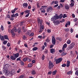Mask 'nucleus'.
<instances>
[{"label": "nucleus", "mask_w": 78, "mask_h": 78, "mask_svg": "<svg viewBox=\"0 0 78 78\" xmlns=\"http://www.w3.org/2000/svg\"><path fill=\"white\" fill-rule=\"evenodd\" d=\"M42 22H43V20H40V30L39 31V33H41L44 30V25L42 24Z\"/></svg>", "instance_id": "f257e3e1"}, {"label": "nucleus", "mask_w": 78, "mask_h": 78, "mask_svg": "<svg viewBox=\"0 0 78 78\" xmlns=\"http://www.w3.org/2000/svg\"><path fill=\"white\" fill-rule=\"evenodd\" d=\"M55 62L56 64H58L60 63L62 61V58H60L58 59H57L56 57L54 58Z\"/></svg>", "instance_id": "f03ea898"}, {"label": "nucleus", "mask_w": 78, "mask_h": 78, "mask_svg": "<svg viewBox=\"0 0 78 78\" xmlns=\"http://www.w3.org/2000/svg\"><path fill=\"white\" fill-rule=\"evenodd\" d=\"M58 19H59V16H58V15L56 14L55 16H54L51 18V21H55V20H58Z\"/></svg>", "instance_id": "7ed1b4c3"}, {"label": "nucleus", "mask_w": 78, "mask_h": 78, "mask_svg": "<svg viewBox=\"0 0 78 78\" xmlns=\"http://www.w3.org/2000/svg\"><path fill=\"white\" fill-rule=\"evenodd\" d=\"M53 9L51 6H49L48 7L47 9L46 12H51L53 11Z\"/></svg>", "instance_id": "20e7f679"}, {"label": "nucleus", "mask_w": 78, "mask_h": 78, "mask_svg": "<svg viewBox=\"0 0 78 78\" xmlns=\"http://www.w3.org/2000/svg\"><path fill=\"white\" fill-rule=\"evenodd\" d=\"M75 43L74 42L72 43L71 44H70L69 47H68V50H71V49H72V48H73V47H74V46H75Z\"/></svg>", "instance_id": "39448f33"}, {"label": "nucleus", "mask_w": 78, "mask_h": 78, "mask_svg": "<svg viewBox=\"0 0 78 78\" xmlns=\"http://www.w3.org/2000/svg\"><path fill=\"white\" fill-rule=\"evenodd\" d=\"M54 67V64L52 62L49 61V62L48 68L49 69H51V68H53Z\"/></svg>", "instance_id": "423d86ee"}, {"label": "nucleus", "mask_w": 78, "mask_h": 78, "mask_svg": "<svg viewBox=\"0 0 78 78\" xmlns=\"http://www.w3.org/2000/svg\"><path fill=\"white\" fill-rule=\"evenodd\" d=\"M52 43L53 45H55L56 44V40L55 38V37L52 36Z\"/></svg>", "instance_id": "0eeeda50"}, {"label": "nucleus", "mask_w": 78, "mask_h": 78, "mask_svg": "<svg viewBox=\"0 0 78 78\" xmlns=\"http://www.w3.org/2000/svg\"><path fill=\"white\" fill-rule=\"evenodd\" d=\"M53 23L55 25H59V24H60V22L58 20L54 21L53 22Z\"/></svg>", "instance_id": "6e6552de"}, {"label": "nucleus", "mask_w": 78, "mask_h": 78, "mask_svg": "<svg viewBox=\"0 0 78 78\" xmlns=\"http://www.w3.org/2000/svg\"><path fill=\"white\" fill-rule=\"evenodd\" d=\"M4 70H3V72L4 73H5L7 75H9V73H10V72H9V71H8V69H4Z\"/></svg>", "instance_id": "1a4fd4ad"}, {"label": "nucleus", "mask_w": 78, "mask_h": 78, "mask_svg": "<svg viewBox=\"0 0 78 78\" xmlns=\"http://www.w3.org/2000/svg\"><path fill=\"white\" fill-rule=\"evenodd\" d=\"M9 59H10V60H12V61H15L16 59V58L14 56L11 55Z\"/></svg>", "instance_id": "9d476101"}, {"label": "nucleus", "mask_w": 78, "mask_h": 78, "mask_svg": "<svg viewBox=\"0 0 78 78\" xmlns=\"http://www.w3.org/2000/svg\"><path fill=\"white\" fill-rule=\"evenodd\" d=\"M9 67V64H6L3 67L4 69H8Z\"/></svg>", "instance_id": "9b49d317"}, {"label": "nucleus", "mask_w": 78, "mask_h": 78, "mask_svg": "<svg viewBox=\"0 0 78 78\" xmlns=\"http://www.w3.org/2000/svg\"><path fill=\"white\" fill-rule=\"evenodd\" d=\"M40 10L41 11V12L42 13L43 12V13H44L46 12V11L45 10V9H43L42 8H41L40 9Z\"/></svg>", "instance_id": "f8f14e48"}, {"label": "nucleus", "mask_w": 78, "mask_h": 78, "mask_svg": "<svg viewBox=\"0 0 78 78\" xmlns=\"http://www.w3.org/2000/svg\"><path fill=\"white\" fill-rule=\"evenodd\" d=\"M11 72V75H14L16 73V71L14 69L12 70Z\"/></svg>", "instance_id": "ddd939ff"}, {"label": "nucleus", "mask_w": 78, "mask_h": 78, "mask_svg": "<svg viewBox=\"0 0 78 78\" xmlns=\"http://www.w3.org/2000/svg\"><path fill=\"white\" fill-rule=\"evenodd\" d=\"M13 56H15L16 58H18L19 56V53H17L16 54H13Z\"/></svg>", "instance_id": "4468645a"}, {"label": "nucleus", "mask_w": 78, "mask_h": 78, "mask_svg": "<svg viewBox=\"0 0 78 78\" xmlns=\"http://www.w3.org/2000/svg\"><path fill=\"white\" fill-rule=\"evenodd\" d=\"M23 8H27L28 7V4L27 3H24L23 4Z\"/></svg>", "instance_id": "2eb2a0df"}, {"label": "nucleus", "mask_w": 78, "mask_h": 78, "mask_svg": "<svg viewBox=\"0 0 78 78\" xmlns=\"http://www.w3.org/2000/svg\"><path fill=\"white\" fill-rule=\"evenodd\" d=\"M31 73L32 75H36V71H35V70H33L31 71Z\"/></svg>", "instance_id": "dca6fc26"}, {"label": "nucleus", "mask_w": 78, "mask_h": 78, "mask_svg": "<svg viewBox=\"0 0 78 78\" xmlns=\"http://www.w3.org/2000/svg\"><path fill=\"white\" fill-rule=\"evenodd\" d=\"M17 9V8H15L14 9V10H12L11 11V12L12 14H14L15 13V12H16V11Z\"/></svg>", "instance_id": "f3484780"}, {"label": "nucleus", "mask_w": 78, "mask_h": 78, "mask_svg": "<svg viewBox=\"0 0 78 78\" xmlns=\"http://www.w3.org/2000/svg\"><path fill=\"white\" fill-rule=\"evenodd\" d=\"M70 62L69 61H67V62L66 67H69L70 66Z\"/></svg>", "instance_id": "a211bd4d"}, {"label": "nucleus", "mask_w": 78, "mask_h": 78, "mask_svg": "<svg viewBox=\"0 0 78 78\" xmlns=\"http://www.w3.org/2000/svg\"><path fill=\"white\" fill-rule=\"evenodd\" d=\"M50 52L51 53H54L55 52V49L54 48H51L50 49Z\"/></svg>", "instance_id": "6ab92c4d"}, {"label": "nucleus", "mask_w": 78, "mask_h": 78, "mask_svg": "<svg viewBox=\"0 0 78 78\" xmlns=\"http://www.w3.org/2000/svg\"><path fill=\"white\" fill-rule=\"evenodd\" d=\"M31 33V31L29 30L27 31V33H26V34L27 36H30V34Z\"/></svg>", "instance_id": "aec40b11"}, {"label": "nucleus", "mask_w": 78, "mask_h": 78, "mask_svg": "<svg viewBox=\"0 0 78 78\" xmlns=\"http://www.w3.org/2000/svg\"><path fill=\"white\" fill-rule=\"evenodd\" d=\"M57 72V70H55L52 73L53 75H55Z\"/></svg>", "instance_id": "412c9836"}, {"label": "nucleus", "mask_w": 78, "mask_h": 78, "mask_svg": "<svg viewBox=\"0 0 78 78\" xmlns=\"http://www.w3.org/2000/svg\"><path fill=\"white\" fill-rule=\"evenodd\" d=\"M56 39H57V40H58V41H62V38H61V37H56Z\"/></svg>", "instance_id": "4be33fe9"}, {"label": "nucleus", "mask_w": 78, "mask_h": 78, "mask_svg": "<svg viewBox=\"0 0 78 78\" xmlns=\"http://www.w3.org/2000/svg\"><path fill=\"white\" fill-rule=\"evenodd\" d=\"M5 39L6 40H8L9 41V38H8V37L7 35H5L4 36Z\"/></svg>", "instance_id": "5701e85b"}, {"label": "nucleus", "mask_w": 78, "mask_h": 78, "mask_svg": "<svg viewBox=\"0 0 78 78\" xmlns=\"http://www.w3.org/2000/svg\"><path fill=\"white\" fill-rule=\"evenodd\" d=\"M0 38L2 41H4L5 40V39L4 38V36H3L1 35L0 36Z\"/></svg>", "instance_id": "b1692460"}, {"label": "nucleus", "mask_w": 78, "mask_h": 78, "mask_svg": "<svg viewBox=\"0 0 78 78\" xmlns=\"http://www.w3.org/2000/svg\"><path fill=\"white\" fill-rule=\"evenodd\" d=\"M38 48L37 47H34L32 49L33 51H36L37 50Z\"/></svg>", "instance_id": "393cba45"}, {"label": "nucleus", "mask_w": 78, "mask_h": 78, "mask_svg": "<svg viewBox=\"0 0 78 78\" xmlns=\"http://www.w3.org/2000/svg\"><path fill=\"white\" fill-rule=\"evenodd\" d=\"M36 5H37V8H40V7L41 6V5H40V4L39 3V2H37Z\"/></svg>", "instance_id": "a878e982"}, {"label": "nucleus", "mask_w": 78, "mask_h": 78, "mask_svg": "<svg viewBox=\"0 0 78 78\" xmlns=\"http://www.w3.org/2000/svg\"><path fill=\"white\" fill-rule=\"evenodd\" d=\"M69 5H65V9H67V10H68L69 9Z\"/></svg>", "instance_id": "bb28decb"}, {"label": "nucleus", "mask_w": 78, "mask_h": 78, "mask_svg": "<svg viewBox=\"0 0 78 78\" xmlns=\"http://www.w3.org/2000/svg\"><path fill=\"white\" fill-rule=\"evenodd\" d=\"M67 55L66 53H65L64 52H62V53L61 54V55L63 56H65V55Z\"/></svg>", "instance_id": "cd10ccee"}, {"label": "nucleus", "mask_w": 78, "mask_h": 78, "mask_svg": "<svg viewBox=\"0 0 78 78\" xmlns=\"http://www.w3.org/2000/svg\"><path fill=\"white\" fill-rule=\"evenodd\" d=\"M30 10H27L25 11L24 12H25L26 14H27V13H30Z\"/></svg>", "instance_id": "c85d7f7f"}, {"label": "nucleus", "mask_w": 78, "mask_h": 78, "mask_svg": "<svg viewBox=\"0 0 78 78\" xmlns=\"http://www.w3.org/2000/svg\"><path fill=\"white\" fill-rule=\"evenodd\" d=\"M20 64L21 66H24V62H23L22 61V60L20 61Z\"/></svg>", "instance_id": "c756f323"}, {"label": "nucleus", "mask_w": 78, "mask_h": 78, "mask_svg": "<svg viewBox=\"0 0 78 78\" xmlns=\"http://www.w3.org/2000/svg\"><path fill=\"white\" fill-rule=\"evenodd\" d=\"M34 35V33L32 32V33H31V34H30L29 36H30V37H32V36H33Z\"/></svg>", "instance_id": "7c9ffc66"}, {"label": "nucleus", "mask_w": 78, "mask_h": 78, "mask_svg": "<svg viewBox=\"0 0 78 78\" xmlns=\"http://www.w3.org/2000/svg\"><path fill=\"white\" fill-rule=\"evenodd\" d=\"M66 43L67 44H70L71 43V41L70 40H67Z\"/></svg>", "instance_id": "2f4dec72"}, {"label": "nucleus", "mask_w": 78, "mask_h": 78, "mask_svg": "<svg viewBox=\"0 0 78 78\" xmlns=\"http://www.w3.org/2000/svg\"><path fill=\"white\" fill-rule=\"evenodd\" d=\"M19 52L20 54H22L23 53V52L22 51V50H21V49H19Z\"/></svg>", "instance_id": "473e14b6"}, {"label": "nucleus", "mask_w": 78, "mask_h": 78, "mask_svg": "<svg viewBox=\"0 0 78 78\" xmlns=\"http://www.w3.org/2000/svg\"><path fill=\"white\" fill-rule=\"evenodd\" d=\"M67 44L66 43L63 45V47L66 48H67Z\"/></svg>", "instance_id": "72a5a7b5"}, {"label": "nucleus", "mask_w": 78, "mask_h": 78, "mask_svg": "<svg viewBox=\"0 0 78 78\" xmlns=\"http://www.w3.org/2000/svg\"><path fill=\"white\" fill-rule=\"evenodd\" d=\"M28 67H33V65L30 63L28 65Z\"/></svg>", "instance_id": "f704fd0d"}, {"label": "nucleus", "mask_w": 78, "mask_h": 78, "mask_svg": "<svg viewBox=\"0 0 78 78\" xmlns=\"http://www.w3.org/2000/svg\"><path fill=\"white\" fill-rule=\"evenodd\" d=\"M48 51L47 49H45V51H44V53H45L46 54H47V53H48Z\"/></svg>", "instance_id": "c9c22d12"}, {"label": "nucleus", "mask_w": 78, "mask_h": 78, "mask_svg": "<svg viewBox=\"0 0 78 78\" xmlns=\"http://www.w3.org/2000/svg\"><path fill=\"white\" fill-rule=\"evenodd\" d=\"M69 5L70 6H71V7H73V6H74V3L72 2L71 3V4H70Z\"/></svg>", "instance_id": "e433bc0d"}, {"label": "nucleus", "mask_w": 78, "mask_h": 78, "mask_svg": "<svg viewBox=\"0 0 78 78\" xmlns=\"http://www.w3.org/2000/svg\"><path fill=\"white\" fill-rule=\"evenodd\" d=\"M45 58V55H44L43 54L41 57V59L43 60H44V59Z\"/></svg>", "instance_id": "4c0bfd02"}, {"label": "nucleus", "mask_w": 78, "mask_h": 78, "mask_svg": "<svg viewBox=\"0 0 78 78\" xmlns=\"http://www.w3.org/2000/svg\"><path fill=\"white\" fill-rule=\"evenodd\" d=\"M27 59H28V57H25L23 59V61L25 62L27 61Z\"/></svg>", "instance_id": "58836bf2"}, {"label": "nucleus", "mask_w": 78, "mask_h": 78, "mask_svg": "<svg viewBox=\"0 0 78 78\" xmlns=\"http://www.w3.org/2000/svg\"><path fill=\"white\" fill-rule=\"evenodd\" d=\"M20 57L18 58H17L16 60V61H21V60L20 59Z\"/></svg>", "instance_id": "ea45409f"}, {"label": "nucleus", "mask_w": 78, "mask_h": 78, "mask_svg": "<svg viewBox=\"0 0 78 78\" xmlns=\"http://www.w3.org/2000/svg\"><path fill=\"white\" fill-rule=\"evenodd\" d=\"M7 42H8V41H5L3 42V44H4V45H6V44H7Z\"/></svg>", "instance_id": "a19ab883"}, {"label": "nucleus", "mask_w": 78, "mask_h": 78, "mask_svg": "<svg viewBox=\"0 0 78 78\" xmlns=\"http://www.w3.org/2000/svg\"><path fill=\"white\" fill-rule=\"evenodd\" d=\"M72 71H69L67 72V75H70L72 73Z\"/></svg>", "instance_id": "79ce46f5"}, {"label": "nucleus", "mask_w": 78, "mask_h": 78, "mask_svg": "<svg viewBox=\"0 0 78 78\" xmlns=\"http://www.w3.org/2000/svg\"><path fill=\"white\" fill-rule=\"evenodd\" d=\"M1 28L2 31H3V30H4V27H3V25H2L1 26Z\"/></svg>", "instance_id": "37998d69"}, {"label": "nucleus", "mask_w": 78, "mask_h": 78, "mask_svg": "<svg viewBox=\"0 0 78 78\" xmlns=\"http://www.w3.org/2000/svg\"><path fill=\"white\" fill-rule=\"evenodd\" d=\"M45 41L46 42H50V40L48 37L45 40Z\"/></svg>", "instance_id": "c03bdc74"}, {"label": "nucleus", "mask_w": 78, "mask_h": 78, "mask_svg": "<svg viewBox=\"0 0 78 78\" xmlns=\"http://www.w3.org/2000/svg\"><path fill=\"white\" fill-rule=\"evenodd\" d=\"M67 15H66V14H64L63 16V19H64V18H66V17H67Z\"/></svg>", "instance_id": "a18cd8bd"}, {"label": "nucleus", "mask_w": 78, "mask_h": 78, "mask_svg": "<svg viewBox=\"0 0 78 78\" xmlns=\"http://www.w3.org/2000/svg\"><path fill=\"white\" fill-rule=\"evenodd\" d=\"M17 32L18 33L20 34L21 33V29H18L17 30Z\"/></svg>", "instance_id": "49530a36"}, {"label": "nucleus", "mask_w": 78, "mask_h": 78, "mask_svg": "<svg viewBox=\"0 0 78 78\" xmlns=\"http://www.w3.org/2000/svg\"><path fill=\"white\" fill-rule=\"evenodd\" d=\"M24 75H21L20 76L19 78H23V77H24Z\"/></svg>", "instance_id": "de8ad7c7"}, {"label": "nucleus", "mask_w": 78, "mask_h": 78, "mask_svg": "<svg viewBox=\"0 0 78 78\" xmlns=\"http://www.w3.org/2000/svg\"><path fill=\"white\" fill-rule=\"evenodd\" d=\"M27 61L28 62H31V59H30V58L27 57Z\"/></svg>", "instance_id": "09e8293b"}, {"label": "nucleus", "mask_w": 78, "mask_h": 78, "mask_svg": "<svg viewBox=\"0 0 78 78\" xmlns=\"http://www.w3.org/2000/svg\"><path fill=\"white\" fill-rule=\"evenodd\" d=\"M62 66L63 67H65L66 66V64L64 63L62 65Z\"/></svg>", "instance_id": "8fccbe9b"}, {"label": "nucleus", "mask_w": 78, "mask_h": 78, "mask_svg": "<svg viewBox=\"0 0 78 78\" xmlns=\"http://www.w3.org/2000/svg\"><path fill=\"white\" fill-rule=\"evenodd\" d=\"M63 15L62 14H61L59 16V18H60V19H62V17Z\"/></svg>", "instance_id": "3c124183"}, {"label": "nucleus", "mask_w": 78, "mask_h": 78, "mask_svg": "<svg viewBox=\"0 0 78 78\" xmlns=\"http://www.w3.org/2000/svg\"><path fill=\"white\" fill-rule=\"evenodd\" d=\"M38 38H39V39H42V36H39L38 37Z\"/></svg>", "instance_id": "603ef678"}, {"label": "nucleus", "mask_w": 78, "mask_h": 78, "mask_svg": "<svg viewBox=\"0 0 78 78\" xmlns=\"http://www.w3.org/2000/svg\"><path fill=\"white\" fill-rule=\"evenodd\" d=\"M62 52H65V48L63 47L62 48Z\"/></svg>", "instance_id": "864d4df0"}, {"label": "nucleus", "mask_w": 78, "mask_h": 78, "mask_svg": "<svg viewBox=\"0 0 78 78\" xmlns=\"http://www.w3.org/2000/svg\"><path fill=\"white\" fill-rule=\"evenodd\" d=\"M8 32H9V33H12V30L10 29H8Z\"/></svg>", "instance_id": "5fc2aeb1"}, {"label": "nucleus", "mask_w": 78, "mask_h": 78, "mask_svg": "<svg viewBox=\"0 0 78 78\" xmlns=\"http://www.w3.org/2000/svg\"><path fill=\"white\" fill-rule=\"evenodd\" d=\"M37 20L38 23H39H39H40V19L39 18L37 19Z\"/></svg>", "instance_id": "6e6d98bb"}, {"label": "nucleus", "mask_w": 78, "mask_h": 78, "mask_svg": "<svg viewBox=\"0 0 78 78\" xmlns=\"http://www.w3.org/2000/svg\"><path fill=\"white\" fill-rule=\"evenodd\" d=\"M29 15H30V13H28L26 15H25V17H28L29 16Z\"/></svg>", "instance_id": "4d7b16f0"}, {"label": "nucleus", "mask_w": 78, "mask_h": 78, "mask_svg": "<svg viewBox=\"0 0 78 78\" xmlns=\"http://www.w3.org/2000/svg\"><path fill=\"white\" fill-rule=\"evenodd\" d=\"M14 31H15V32H16L17 31V28H13V30Z\"/></svg>", "instance_id": "13d9d810"}, {"label": "nucleus", "mask_w": 78, "mask_h": 78, "mask_svg": "<svg viewBox=\"0 0 78 78\" xmlns=\"http://www.w3.org/2000/svg\"><path fill=\"white\" fill-rule=\"evenodd\" d=\"M7 18H8V19H10V15H7Z\"/></svg>", "instance_id": "bf43d9fd"}, {"label": "nucleus", "mask_w": 78, "mask_h": 78, "mask_svg": "<svg viewBox=\"0 0 78 78\" xmlns=\"http://www.w3.org/2000/svg\"><path fill=\"white\" fill-rule=\"evenodd\" d=\"M52 73V72L51 71H50V72H49L48 73V75H51V74Z\"/></svg>", "instance_id": "052dcab7"}, {"label": "nucleus", "mask_w": 78, "mask_h": 78, "mask_svg": "<svg viewBox=\"0 0 78 78\" xmlns=\"http://www.w3.org/2000/svg\"><path fill=\"white\" fill-rule=\"evenodd\" d=\"M11 33L12 35H16V34L14 33V31H12V32Z\"/></svg>", "instance_id": "680f3d73"}, {"label": "nucleus", "mask_w": 78, "mask_h": 78, "mask_svg": "<svg viewBox=\"0 0 78 78\" xmlns=\"http://www.w3.org/2000/svg\"><path fill=\"white\" fill-rule=\"evenodd\" d=\"M75 75H77V76H78V71L77 70L76 71L75 73Z\"/></svg>", "instance_id": "e2e57ef3"}, {"label": "nucleus", "mask_w": 78, "mask_h": 78, "mask_svg": "<svg viewBox=\"0 0 78 78\" xmlns=\"http://www.w3.org/2000/svg\"><path fill=\"white\" fill-rule=\"evenodd\" d=\"M77 18H75L73 20V21L74 22H76V21H77Z\"/></svg>", "instance_id": "0e129e2a"}, {"label": "nucleus", "mask_w": 78, "mask_h": 78, "mask_svg": "<svg viewBox=\"0 0 78 78\" xmlns=\"http://www.w3.org/2000/svg\"><path fill=\"white\" fill-rule=\"evenodd\" d=\"M19 16V14L18 13H16L15 14V16L17 17Z\"/></svg>", "instance_id": "69168bd1"}, {"label": "nucleus", "mask_w": 78, "mask_h": 78, "mask_svg": "<svg viewBox=\"0 0 78 78\" xmlns=\"http://www.w3.org/2000/svg\"><path fill=\"white\" fill-rule=\"evenodd\" d=\"M23 31L24 33H25V32L27 31V29H23Z\"/></svg>", "instance_id": "338daca9"}, {"label": "nucleus", "mask_w": 78, "mask_h": 78, "mask_svg": "<svg viewBox=\"0 0 78 78\" xmlns=\"http://www.w3.org/2000/svg\"><path fill=\"white\" fill-rule=\"evenodd\" d=\"M7 47H10V43H8L7 44Z\"/></svg>", "instance_id": "774afa93"}]
</instances>
